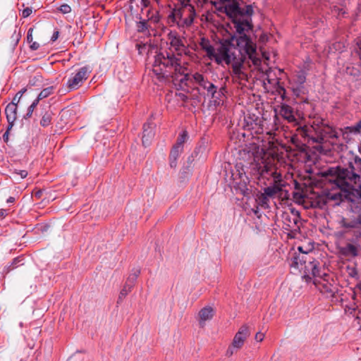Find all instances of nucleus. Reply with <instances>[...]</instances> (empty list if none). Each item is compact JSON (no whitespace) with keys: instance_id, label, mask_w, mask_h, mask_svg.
I'll return each instance as SVG.
<instances>
[{"instance_id":"b1692460","label":"nucleus","mask_w":361,"mask_h":361,"mask_svg":"<svg viewBox=\"0 0 361 361\" xmlns=\"http://www.w3.org/2000/svg\"><path fill=\"white\" fill-rule=\"evenodd\" d=\"M188 138V133L186 130L183 131L178 136L176 143L174 146L178 147V148H181L183 149V144L186 141Z\"/></svg>"},{"instance_id":"a211bd4d","label":"nucleus","mask_w":361,"mask_h":361,"mask_svg":"<svg viewBox=\"0 0 361 361\" xmlns=\"http://www.w3.org/2000/svg\"><path fill=\"white\" fill-rule=\"evenodd\" d=\"M5 113L8 123V129H11L17 118V106L14 103H9L5 109Z\"/></svg>"},{"instance_id":"49530a36","label":"nucleus","mask_w":361,"mask_h":361,"mask_svg":"<svg viewBox=\"0 0 361 361\" xmlns=\"http://www.w3.org/2000/svg\"><path fill=\"white\" fill-rule=\"evenodd\" d=\"M149 0H142V5L145 8H147L149 5Z\"/></svg>"},{"instance_id":"680f3d73","label":"nucleus","mask_w":361,"mask_h":361,"mask_svg":"<svg viewBox=\"0 0 361 361\" xmlns=\"http://www.w3.org/2000/svg\"><path fill=\"white\" fill-rule=\"evenodd\" d=\"M353 176H354L355 178H359V177H360L359 176L355 175V174H354V175H353Z\"/></svg>"},{"instance_id":"6ab92c4d","label":"nucleus","mask_w":361,"mask_h":361,"mask_svg":"<svg viewBox=\"0 0 361 361\" xmlns=\"http://www.w3.org/2000/svg\"><path fill=\"white\" fill-rule=\"evenodd\" d=\"M214 316V310L211 307H205L199 312L200 324L203 326L204 322L212 319Z\"/></svg>"},{"instance_id":"e2e57ef3","label":"nucleus","mask_w":361,"mask_h":361,"mask_svg":"<svg viewBox=\"0 0 361 361\" xmlns=\"http://www.w3.org/2000/svg\"><path fill=\"white\" fill-rule=\"evenodd\" d=\"M137 274H135V275L133 276V280H135V279L137 278Z\"/></svg>"},{"instance_id":"4be33fe9","label":"nucleus","mask_w":361,"mask_h":361,"mask_svg":"<svg viewBox=\"0 0 361 361\" xmlns=\"http://www.w3.org/2000/svg\"><path fill=\"white\" fill-rule=\"evenodd\" d=\"M284 186V185H276L274 184L272 186L267 187L264 190V193L267 197H273L274 195L279 193L280 191L282 190V188Z\"/></svg>"},{"instance_id":"7ed1b4c3","label":"nucleus","mask_w":361,"mask_h":361,"mask_svg":"<svg viewBox=\"0 0 361 361\" xmlns=\"http://www.w3.org/2000/svg\"><path fill=\"white\" fill-rule=\"evenodd\" d=\"M252 169L260 176L267 178L271 176L276 185H283L282 183V176L278 172L274 164V158L269 154L264 152L263 149L254 157V162L252 164Z\"/></svg>"},{"instance_id":"8fccbe9b","label":"nucleus","mask_w":361,"mask_h":361,"mask_svg":"<svg viewBox=\"0 0 361 361\" xmlns=\"http://www.w3.org/2000/svg\"><path fill=\"white\" fill-rule=\"evenodd\" d=\"M42 191L38 190L35 193V197L37 198H40L42 197Z\"/></svg>"},{"instance_id":"412c9836","label":"nucleus","mask_w":361,"mask_h":361,"mask_svg":"<svg viewBox=\"0 0 361 361\" xmlns=\"http://www.w3.org/2000/svg\"><path fill=\"white\" fill-rule=\"evenodd\" d=\"M183 149L178 148V147L173 146L170 155H169V160H170V165L171 167H176V161L178 158L179 157L180 154L182 153Z\"/></svg>"},{"instance_id":"20e7f679","label":"nucleus","mask_w":361,"mask_h":361,"mask_svg":"<svg viewBox=\"0 0 361 361\" xmlns=\"http://www.w3.org/2000/svg\"><path fill=\"white\" fill-rule=\"evenodd\" d=\"M222 58L218 60V64L224 62L227 65L232 66V77L234 80L241 81L247 80V75L242 71L245 60L247 54L244 51H240L235 46L231 47V49L223 51Z\"/></svg>"},{"instance_id":"9b49d317","label":"nucleus","mask_w":361,"mask_h":361,"mask_svg":"<svg viewBox=\"0 0 361 361\" xmlns=\"http://www.w3.org/2000/svg\"><path fill=\"white\" fill-rule=\"evenodd\" d=\"M192 78L195 83L198 84L202 88L205 90L208 95L212 98H218L216 95L218 87L209 82L202 74L195 73L192 75Z\"/></svg>"},{"instance_id":"4d7b16f0","label":"nucleus","mask_w":361,"mask_h":361,"mask_svg":"<svg viewBox=\"0 0 361 361\" xmlns=\"http://www.w3.org/2000/svg\"><path fill=\"white\" fill-rule=\"evenodd\" d=\"M225 87H222L219 89V93H221V94H224V92L225 91Z\"/></svg>"},{"instance_id":"ea45409f","label":"nucleus","mask_w":361,"mask_h":361,"mask_svg":"<svg viewBox=\"0 0 361 361\" xmlns=\"http://www.w3.org/2000/svg\"><path fill=\"white\" fill-rule=\"evenodd\" d=\"M264 338V334L261 332H257L255 335V340L257 341H262Z\"/></svg>"},{"instance_id":"5701e85b","label":"nucleus","mask_w":361,"mask_h":361,"mask_svg":"<svg viewBox=\"0 0 361 361\" xmlns=\"http://www.w3.org/2000/svg\"><path fill=\"white\" fill-rule=\"evenodd\" d=\"M321 291L327 297H333L336 291V288L327 282L322 284Z\"/></svg>"},{"instance_id":"603ef678","label":"nucleus","mask_w":361,"mask_h":361,"mask_svg":"<svg viewBox=\"0 0 361 361\" xmlns=\"http://www.w3.org/2000/svg\"><path fill=\"white\" fill-rule=\"evenodd\" d=\"M15 201V198L13 197H10L9 198L7 199V202L8 203H13Z\"/></svg>"},{"instance_id":"4c0bfd02","label":"nucleus","mask_w":361,"mask_h":361,"mask_svg":"<svg viewBox=\"0 0 361 361\" xmlns=\"http://www.w3.org/2000/svg\"><path fill=\"white\" fill-rule=\"evenodd\" d=\"M235 350H237L236 347H234L233 345L231 344V345H230L228 347V348L227 349V350L226 352V355L227 357L232 356L233 355V353H235Z\"/></svg>"},{"instance_id":"c756f323","label":"nucleus","mask_w":361,"mask_h":361,"mask_svg":"<svg viewBox=\"0 0 361 361\" xmlns=\"http://www.w3.org/2000/svg\"><path fill=\"white\" fill-rule=\"evenodd\" d=\"M242 10H243V13H242L243 16L250 18V16L253 13L252 6L251 5H247L245 8H242Z\"/></svg>"},{"instance_id":"13d9d810","label":"nucleus","mask_w":361,"mask_h":361,"mask_svg":"<svg viewBox=\"0 0 361 361\" xmlns=\"http://www.w3.org/2000/svg\"><path fill=\"white\" fill-rule=\"evenodd\" d=\"M5 214H6V211H5V210H2V209H1V210L0 211V215L3 216H4Z\"/></svg>"},{"instance_id":"a18cd8bd","label":"nucleus","mask_w":361,"mask_h":361,"mask_svg":"<svg viewBox=\"0 0 361 361\" xmlns=\"http://www.w3.org/2000/svg\"><path fill=\"white\" fill-rule=\"evenodd\" d=\"M130 288H131V287L130 286V287H128V288L127 289V287H126V286H125V287L123 288V289L121 290V295H126L128 293V291H130Z\"/></svg>"},{"instance_id":"37998d69","label":"nucleus","mask_w":361,"mask_h":361,"mask_svg":"<svg viewBox=\"0 0 361 361\" xmlns=\"http://www.w3.org/2000/svg\"><path fill=\"white\" fill-rule=\"evenodd\" d=\"M59 35V32L58 30L54 31L51 36V40L52 42H55L58 39Z\"/></svg>"},{"instance_id":"f704fd0d","label":"nucleus","mask_w":361,"mask_h":361,"mask_svg":"<svg viewBox=\"0 0 361 361\" xmlns=\"http://www.w3.org/2000/svg\"><path fill=\"white\" fill-rule=\"evenodd\" d=\"M13 175H18L20 176V178H25L27 177L28 173L25 170H15V171L13 173Z\"/></svg>"},{"instance_id":"423d86ee","label":"nucleus","mask_w":361,"mask_h":361,"mask_svg":"<svg viewBox=\"0 0 361 361\" xmlns=\"http://www.w3.org/2000/svg\"><path fill=\"white\" fill-rule=\"evenodd\" d=\"M200 44L201 48L206 52L208 58L212 60L214 59L217 64L219 59L223 57L221 56L223 51L226 49L230 50L231 49V47L235 46L230 41L225 40L223 42H221L216 50H215L214 47L210 44V42L204 38L201 39Z\"/></svg>"},{"instance_id":"0eeeda50","label":"nucleus","mask_w":361,"mask_h":361,"mask_svg":"<svg viewBox=\"0 0 361 361\" xmlns=\"http://www.w3.org/2000/svg\"><path fill=\"white\" fill-rule=\"evenodd\" d=\"M311 254L308 252L295 254L291 259L290 266L299 269L300 271H303L305 276H309L310 271L315 262Z\"/></svg>"},{"instance_id":"dca6fc26","label":"nucleus","mask_w":361,"mask_h":361,"mask_svg":"<svg viewBox=\"0 0 361 361\" xmlns=\"http://www.w3.org/2000/svg\"><path fill=\"white\" fill-rule=\"evenodd\" d=\"M283 219L284 224L290 229H293L295 227H298L297 224L300 219L299 212L292 209L290 214L285 213Z\"/></svg>"},{"instance_id":"ddd939ff","label":"nucleus","mask_w":361,"mask_h":361,"mask_svg":"<svg viewBox=\"0 0 361 361\" xmlns=\"http://www.w3.org/2000/svg\"><path fill=\"white\" fill-rule=\"evenodd\" d=\"M348 170L343 169L341 168H331L328 169L324 174L326 176L328 175H336V179L334 182L338 185L339 188H342L343 185H346V182L345 178L347 176Z\"/></svg>"},{"instance_id":"bf43d9fd","label":"nucleus","mask_w":361,"mask_h":361,"mask_svg":"<svg viewBox=\"0 0 361 361\" xmlns=\"http://www.w3.org/2000/svg\"><path fill=\"white\" fill-rule=\"evenodd\" d=\"M298 250H299V252H300L298 254H302V253L305 252L302 250V247H298Z\"/></svg>"},{"instance_id":"79ce46f5","label":"nucleus","mask_w":361,"mask_h":361,"mask_svg":"<svg viewBox=\"0 0 361 361\" xmlns=\"http://www.w3.org/2000/svg\"><path fill=\"white\" fill-rule=\"evenodd\" d=\"M357 49L356 50V52L357 55L359 56L360 60L361 61V40L357 42Z\"/></svg>"},{"instance_id":"5fc2aeb1","label":"nucleus","mask_w":361,"mask_h":361,"mask_svg":"<svg viewBox=\"0 0 361 361\" xmlns=\"http://www.w3.org/2000/svg\"><path fill=\"white\" fill-rule=\"evenodd\" d=\"M259 39L262 42H264V41L267 40V37L265 35H262V36H260V39Z\"/></svg>"},{"instance_id":"f8f14e48","label":"nucleus","mask_w":361,"mask_h":361,"mask_svg":"<svg viewBox=\"0 0 361 361\" xmlns=\"http://www.w3.org/2000/svg\"><path fill=\"white\" fill-rule=\"evenodd\" d=\"M169 40L171 47L174 49L178 56L187 54L188 48L180 36L176 33L170 32L169 34Z\"/></svg>"},{"instance_id":"3c124183","label":"nucleus","mask_w":361,"mask_h":361,"mask_svg":"<svg viewBox=\"0 0 361 361\" xmlns=\"http://www.w3.org/2000/svg\"><path fill=\"white\" fill-rule=\"evenodd\" d=\"M342 226L345 228H351L353 226L350 224H347L344 221L342 222Z\"/></svg>"},{"instance_id":"72a5a7b5","label":"nucleus","mask_w":361,"mask_h":361,"mask_svg":"<svg viewBox=\"0 0 361 361\" xmlns=\"http://www.w3.org/2000/svg\"><path fill=\"white\" fill-rule=\"evenodd\" d=\"M59 11L64 14L69 13L71 11V8L68 4L61 5L59 7Z\"/></svg>"},{"instance_id":"09e8293b","label":"nucleus","mask_w":361,"mask_h":361,"mask_svg":"<svg viewBox=\"0 0 361 361\" xmlns=\"http://www.w3.org/2000/svg\"><path fill=\"white\" fill-rule=\"evenodd\" d=\"M296 146L298 147V149H299V150H300V152H305V148H306V147H305V145L301 144L300 145H297Z\"/></svg>"},{"instance_id":"bb28decb","label":"nucleus","mask_w":361,"mask_h":361,"mask_svg":"<svg viewBox=\"0 0 361 361\" xmlns=\"http://www.w3.org/2000/svg\"><path fill=\"white\" fill-rule=\"evenodd\" d=\"M318 265L319 262L315 260L311 270L310 271L309 276H307V277L310 278L311 276L316 277L320 276Z\"/></svg>"},{"instance_id":"f257e3e1","label":"nucleus","mask_w":361,"mask_h":361,"mask_svg":"<svg viewBox=\"0 0 361 361\" xmlns=\"http://www.w3.org/2000/svg\"><path fill=\"white\" fill-rule=\"evenodd\" d=\"M152 71L159 80L171 78L180 82L189 80L187 68L181 64L179 59L168 52L159 53L154 56Z\"/></svg>"},{"instance_id":"2eb2a0df","label":"nucleus","mask_w":361,"mask_h":361,"mask_svg":"<svg viewBox=\"0 0 361 361\" xmlns=\"http://www.w3.org/2000/svg\"><path fill=\"white\" fill-rule=\"evenodd\" d=\"M248 335V328L245 326H242L235 335L232 345L236 347L237 350L241 348Z\"/></svg>"},{"instance_id":"c03bdc74","label":"nucleus","mask_w":361,"mask_h":361,"mask_svg":"<svg viewBox=\"0 0 361 361\" xmlns=\"http://www.w3.org/2000/svg\"><path fill=\"white\" fill-rule=\"evenodd\" d=\"M30 44H30V49H31L32 50H37V49H38V48L39 47V44L37 42H32V43H30Z\"/></svg>"},{"instance_id":"6e6d98bb","label":"nucleus","mask_w":361,"mask_h":361,"mask_svg":"<svg viewBox=\"0 0 361 361\" xmlns=\"http://www.w3.org/2000/svg\"><path fill=\"white\" fill-rule=\"evenodd\" d=\"M279 93H281V92H283V93L284 94V93H285V92H286V90H285L284 87H283L280 86V87H279Z\"/></svg>"},{"instance_id":"f3484780","label":"nucleus","mask_w":361,"mask_h":361,"mask_svg":"<svg viewBox=\"0 0 361 361\" xmlns=\"http://www.w3.org/2000/svg\"><path fill=\"white\" fill-rule=\"evenodd\" d=\"M279 114L288 123H296V118L294 116L293 109L290 106L286 104H282L280 106Z\"/></svg>"},{"instance_id":"cd10ccee","label":"nucleus","mask_w":361,"mask_h":361,"mask_svg":"<svg viewBox=\"0 0 361 361\" xmlns=\"http://www.w3.org/2000/svg\"><path fill=\"white\" fill-rule=\"evenodd\" d=\"M52 90H53L52 87H47V88L44 89L38 94V97L36 99V100H38V102H39V100L47 97L52 93Z\"/></svg>"},{"instance_id":"6e6552de","label":"nucleus","mask_w":361,"mask_h":361,"mask_svg":"<svg viewBox=\"0 0 361 361\" xmlns=\"http://www.w3.org/2000/svg\"><path fill=\"white\" fill-rule=\"evenodd\" d=\"M90 72L88 67L84 66L79 68L75 72L72 73L66 82L68 90L71 91L78 89L83 82L88 78Z\"/></svg>"},{"instance_id":"de8ad7c7","label":"nucleus","mask_w":361,"mask_h":361,"mask_svg":"<svg viewBox=\"0 0 361 361\" xmlns=\"http://www.w3.org/2000/svg\"><path fill=\"white\" fill-rule=\"evenodd\" d=\"M179 97L180 99L183 102H186L188 100V97L184 94H179Z\"/></svg>"},{"instance_id":"393cba45","label":"nucleus","mask_w":361,"mask_h":361,"mask_svg":"<svg viewBox=\"0 0 361 361\" xmlns=\"http://www.w3.org/2000/svg\"><path fill=\"white\" fill-rule=\"evenodd\" d=\"M343 253L355 257L357 255V250L354 245L349 243L343 248Z\"/></svg>"},{"instance_id":"052dcab7","label":"nucleus","mask_w":361,"mask_h":361,"mask_svg":"<svg viewBox=\"0 0 361 361\" xmlns=\"http://www.w3.org/2000/svg\"><path fill=\"white\" fill-rule=\"evenodd\" d=\"M10 130V129H8V128L7 131L4 133V137H7V135H8V130Z\"/></svg>"},{"instance_id":"473e14b6","label":"nucleus","mask_w":361,"mask_h":361,"mask_svg":"<svg viewBox=\"0 0 361 361\" xmlns=\"http://www.w3.org/2000/svg\"><path fill=\"white\" fill-rule=\"evenodd\" d=\"M350 131L355 133H359L361 131V120L355 126L349 128Z\"/></svg>"},{"instance_id":"7c9ffc66","label":"nucleus","mask_w":361,"mask_h":361,"mask_svg":"<svg viewBox=\"0 0 361 361\" xmlns=\"http://www.w3.org/2000/svg\"><path fill=\"white\" fill-rule=\"evenodd\" d=\"M137 28L139 32H145L147 30V23L146 21H140L137 23Z\"/></svg>"},{"instance_id":"c9c22d12","label":"nucleus","mask_w":361,"mask_h":361,"mask_svg":"<svg viewBox=\"0 0 361 361\" xmlns=\"http://www.w3.org/2000/svg\"><path fill=\"white\" fill-rule=\"evenodd\" d=\"M32 8L27 7L22 11L21 15L23 18H27L32 14Z\"/></svg>"},{"instance_id":"a878e982","label":"nucleus","mask_w":361,"mask_h":361,"mask_svg":"<svg viewBox=\"0 0 361 361\" xmlns=\"http://www.w3.org/2000/svg\"><path fill=\"white\" fill-rule=\"evenodd\" d=\"M51 114L50 112H46L43 116L40 121V124L43 127L48 126L51 123Z\"/></svg>"},{"instance_id":"1a4fd4ad","label":"nucleus","mask_w":361,"mask_h":361,"mask_svg":"<svg viewBox=\"0 0 361 361\" xmlns=\"http://www.w3.org/2000/svg\"><path fill=\"white\" fill-rule=\"evenodd\" d=\"M328 130L330 129L314 123L310 128L303 129L302 134L304 136L309 137V140H312L313 143L321 144L324 142L325 135L329 133Z\"/></svg>"},{"instance_id":"58836bf2","label":"nucleus","mask_w":361,"mask_h":361,"mask_svg":"<svg viewBox=\"0 0 361 361\" xmlns=\"http://www.w3.org/2000/svg\"><path fill=\"white\" fill-rule=\"evenodd\" d=\"M32 31H33V29L32 28H30L28 32H27V42L29 43H32V40H33Z\"/></svg>"},{"instance_id":"e433bc0d","label":"nucleus","mask_w":361,"mask_h":361,"mask_svg":"<svg viewBox=\"0 0 361 361\" xmlns=\"http://www.w3.org/2000/svg\"><path fill=\"white\" fill-rule=\"evenodd\" d=\"M306 80V77H305V75L304 73H299L298 75H297V81L298 82H299L300 85L305 83Z\"/></svg>"},{"instance_id":"4468645a","label":"nucleus","mask_w":361,"mask_h":361,"mask_svg":"<svg viewBox=\"0 0 361 361\" xmlns=\"http://www.w3.org/2000/svg\"><path fill=\"white\" fill-rule=\"evenodd\" d=\"M224 8V12L231 19V21L243 16V10H242L236 1H233L226 5Z\"/></svg>"},{"instance_id":"a19ab883","label":"nucleus","mask_w":361,"mask_h":361,"mask_svg":"<svg viewBox=\"0 0 361 361\" xmlns=\"http://www.w3.org/2000/svg\"><path fill=\"white\" fill-rule=\"evenodd\" d=\"M22 96H20V94H18V92L15 95V97H13L12 102L11 103H14V104H16V106L18 105V103L19 102L20 98H21Z\"/></svg>"},{"instance_id":"aec40b11","label":"nucleus","mask_w":361,"mask_h":361,"mask_svg":"<svg viewBox=\"0 0 361 361\" xmlns=\"http://www.w3.org/2000/svg\"><path fill=\"white\" fill-rule=\"evenodd\" d=\"M154 135L153 128L150 126L149 123H145L143 125V136H142V143L145 145H147L149 143L150 140Z\"/></svg>"},{"instance_id":"f03ea898","label":"nucleus","mask_w":361,"mask_h":361,"mask_svg":"<svg viewBox=\"0 0 361 361\" xmlns=\"http://www.w3.org/2000/svg\"><path fill=\"white\" fill-rule=\"evenodd\" d=\"M235 32L239 35L238 37L233 35L230 41L240 51H244L247 54V57L255 65L260 63L259 59L257 56L256 44L247 35V32L252 29L251 19L247 17L240 16L232 20Z\"/></svg>"},{"instance_id":"2f4dec72","label":"nucleus","mask_w":361,"mask_h":361,"mask_svg":"<svg viewBox=\"0 0 361 361\" xmlns=\"http://www.w3.org/2000/svg\"><path fill=\"white\" fill-rule=\"evenodd\" d=\"M39 103L38 100H35L32 104L29 106L28 109H27V114L26 116L27 117H30L32 114V112L35 109V108L36 107V106L37 105V104Z\"/></svg>"},{"instance_id":"39448f33","label":"nucleus","mask_w":361,"mask_h":361,"mask_svg":"<svg viewBox=\"0 0 361 361\" xmlns=\"http://www.w3.org/2000/svg\"><path fill=\"white\" fill-rule=\"evenodd\" d=\"M183 2L180 6L174 8L169 15V21L176 24L180 27H190L196 16L193 6L188 3Z\"/></svg>"},{"instance_id":"9d476101","label":"nucleus","mask_w":361,"mask_h":361,"mask_svg":"<svg viewBox=\"0 0 361 361\" xmlns=\"http://www.w3.org/2000/svg\"><path fill=\"white\" fill-rule=\"evenodd\" d=\"M262 117L248 112L244 117L243 128L252 133L259 134L263 132Z\"/></svg>"},{"instance_id":"864d4df0","label":"nucleus","mask_w":361,"mask_h":361,"mask_svg":"<svg viewBox=\"0 0 361 361\" xmlns=\"http://www.w3.org/2000/svg\"><path fill=\"white\" fill-rule=\"evenodd\" d=\"M26 90H27L25 88L22 89L20 91L18 92V94L23 96V94L26 92Z\"/></svg>"},{"instance_id":"c85d7f7f","label":"nucleus","mask_w":361,"mask_h":361,"mask_svg":"<svg viewBox=\"0 0 361 361\" xmlns=\"http://www.w3.org/2000/svg\"><path fill=\"white\" fill-rule=\"evenodd\" d=\"M269 199L267 195L263 192L258 197V204L264 207H268Z\"/></svg>"}]
</instances>
